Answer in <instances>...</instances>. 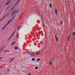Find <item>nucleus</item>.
<instances>
[{
	"label": "nucleus",
	"mask_w": 75,
	"mask_h": 75,
	"mask_svg": "<svg viewBox=\"0 0 75 75\" xmlns=\"http://www.w3.org/2000/svg\"><path fill=\"white\" fill-rule=\"evenodd\" d=\"M10 71V70H8L7 71V72H8V71Z\"/></svg>",
	"instance_id": "nucleus-40"
},
{
	"label": "nucleus",
	"mask_w": 75,
	"mask_h": 75,
	"mask_svg": "<svg viewBox=\"0 0 75 75\" xmlns=\"http://www.w3.org/2000/svg\"><path fill=\"white\" fill-rule=\"evenodd\" d=\"M16 30H15V31L13 32V33L14 34V33H15V32H16Z\"/></svg>",
	"instance_id": "nucleus-29"
},
{
	"label": "nucleus",
	"mask_w": 75,
	"mask_h": 75,
	"mask_svg": "<svg viewBox=\"0 0 75 75\" xmlns=\"http://www.w3.org/2000/svg\"><path fill=\"white\" fill-rule=\"evenodd\" d=\"M19 1H20V0H19Z\"/></svg>",
	"instance_id": "nucleus-48"
},
{
	"label": "nucleus",
	"mask_w": 75,
	"mask_h": 75,
	"mask_svg": "<svg viewBox=\"0 0 75 75\" xmlns=\"http://www.w3.org/2000/svg\"><path fill=\"white\" fill-rule=\"evenodd\" d=\"M13 10V8H12V9L11 10V11L12 10Z\"/></svg>",
	"instance_id": "nucleus-35"
},
{
	"label": "nucleus",
	"mask_w": 75,
	"mask_h": 75,
	"mask_svg": "<svg viewBox=\"0 0 75 75\" xmlns=\"http://www.w3.org/2000/svg\"><path fill=\"white\" fill-rule=\"evenodd\" d=\"M20 19H21L19 18V20H20Z\"/></svg>",
	"instance_id": "nucleus-43"
},
{
	"label": "nucleus",
	"mask_w": 75,
	"mask_h": 75,
	"mask_svg": "<svg viewBox=\"0 0 75 75\" xmlns=\"http://www.w3.org/2000/svg\"><path fill=\"white\" fill-rule=\"evenodd\" d=\"M15 59L14 58H13V59H11L10 61H9L10 62H11L12 61H13Z\"/></svg>",
	"instance_id": "nucleus-7"
},
{
	"label": "nucleus",
	"mask_w": 75,
	"mask_h": 75,
	"mask_svg": "<svg viewBox=\"0 0 75 75\" xmlns=\"http://www.w3.org/2000/svg\"><path fill=\"white\" fill-rule=\"evenodd\" d=\"M27 53H31V52H27Z\"/></svg>",
	"instance_id": "nucleus-36"
},
{
	"label": "nucleus",
	"mask_w": 75,
	"mask_h": 75,
	"mask_svg": "<svg viewBox=\"0 0 75 75\" xmlns=\"http://www.w3.org/2000/svg\"><path fill=\"white\" fill-rule=\"evenodd\" d=\"M40 61V59H37V61Z\"/></svg>",
	"instance_id": "nucleus-22"
},
{
	"label": "nucleus",
	"mask_w": 75,
	"mask_h": 75,
	"mask_svg": "<svg viewBox=\"0 0 75 75\" xmlns=\"http://www.w3.org/2000/svg\"><path fill=\"white\" fill-rule=\"evenodd\" d=\"M32 61H34L35 60V58H34L32 59Z\"/></svg>",
	"instance_id": "nucleus-26"
},
{
	"label": "nucleus",
	"mask_w": 75,
	"mask_h": 75,
	"mask_svg": "<svg viewBox=\"0 0 75 75\" xmlns=\"http://www.w3.org/2000/svg\"><path fill=\"white\" fill-rule=\"evenodd\" d=\"M14 1H16V0H14Z\"/></svg>",
	"instance_id": "nucleus-47"
},
{
	"label": "nucleus",
	"mask_w": 75,
	"mask_h": 75,
	"mask_svg": "<svg viewBox=\"0 0 75 75\" xmlns=\"http://www.w3.org/2000/svg\"><path fill=\"white\" fill-rule=\"evenodd\" d=\"M16 43V42H13L12 43H11V45H14V44Z\"/></svg>",
	"instance_id": "nucleus-9"
},
{
	"label": "nucleus",
	"mask_w": 75,
	"mask_h": 75,
	"mask_svg": "<svg viewBox=\"0 0 75 75\" xmlns=\"http://www.w3.org/2000/svg\"><path fill=\"white\" fill-rule=\"evenodd\" d=\"M0 14H1V13H0Z\"/></svg>",
	"instance_id": "nucleus-51"
},
{
	"label": "nucleus",
	"mask_w": 75,
	"mask_h": 75,
	"mask_svg": "<svg viewBox=\"0 0 75 75\" xmlns=\"http://www.w3.org/2000/svg\"><path fill=\"white\" fill-rule=\"evenodd\" d=\"M1 58H3V57L1 58V57H0V59H1Z\"/></svg>",
	"instance_id": "nucleus-39"
},
{
	"label": "nucleus",
	"mask_w": 75,
	"mask_h": 75,
	"mask_svg": "<svg viewBox=\"0 0 75 75\" xmlns=\"http://www.w3.org/2000/svg\"><path fill=\"white\" fill-rule=\"evenodd\" d=\"M18 2H17L16 3V4H15V7H16V6H17V4H18Z\"/></svg>",
	"instance_id": "nucleus-21"
},
{
	"label": "nucleus",
	"mask_w": 75,
	"mask_h": 75,
	"mask_svg": "<svg viewBox=\"0 0 75 75\" xmlns=\"http://www.w3.org/2000/svg\"><path fill=\"white\" fill-rule=\"evenodd\" d=\"M40 51L36 52L35 53V55H39L40 54Z\"/></svg>",
	"instance_id": "nucleus-2"
},
{
	"label": "nucleus",
	"mask_w": 75,
	"mask_h": 75,
	"mask_svg": "<svg viewBox=\"0 0 75 75\" xmlns=\"http://www.w3.org/2000/svg\"><path fill=\"white\" fill-rule=\"evenodd\" d=\"M2 21L1 20V19H0V21Z\"/></svg>",
	"instance_id": "nucleus-44"
},
{
	"label": "nucleus",
	"mask_w": 75,
	"mask_h": 75,
	"mask_svg": "<svg viewBox=\"0 0 75 75\" xmlns=\"http://www.w3.org/2000/svg\"><path fill=\"white\" fill-rule=\"evenodd\" d=\"M68 2H69V1H68Z\"/></svg>",
	"instance_id": "nucleus-53"
},
{
	"label": "nucleus",
	"mask_w": 75,
	"mask_h": 75,
	"mask_svg": "<svg viewBox=\"0 0 75 75\" xmlns=\"http://www.w3.org/2000/svg\"><path fill=\"white\" fill-rule=\"evenodd\" d=\"M8 8V6L7 8L5 9V10H7V9Z\"/></svg>",
	"instance_id": "nucleus-30"
},
{
	"label": "nucleus",
	"mask_w": 75,
	"mask_h": 75,
	"mask_svg": "<svg viewBox=\"0 0 75 75\" xmlns=\"http://www.w3.org/2000/svg\"><path fill=\"white\" fill-rule=\"evenodd\" d=\"M22 15H21V17L22 16Z\"/></svg>",
	"instance_id": "nucleus-45"
},
{
	"label": "nucleus",
	"mask_w": 75,
	"mask_h": 75,
	"mask_svg": "<svg viewBox=\"0 0 75 75\" xmlns=\"http://www.w3.org/2000/svg\"><path fill=\"white\" fill-rule=\"evenodd\" d=\"M72 35H73V36H75V32H74L73 33V34H72Z\"/></svg>",
	"instance_id": "nucleus-16"
},
{
	"label": "nucleus",
	"mask_w": 75,
	"mask_h": 75,
	"mask_svg": "<svg viewBox=\"0 0 75 75\" xmlns=\"http://www.w3.org/2000/svg\"><path fill=\"white\" fill-rule=\"evenodd\" d=\"M54 36L56 38V42H58V38H57V37L55 36Z\"/></svg>",
	"instance_id": "nucleus-8"
},
{
	"label": "nucleus",
	"mask_w": 75,
	"mask_h": 75,
	"mask_svg": "<svg viewBox=\"0 0 75 75\" xmlns=\"http://www.w3.org/2000/svg\"><path fill=\"white\" fill-rule=\"evenodd\" d=\"M16 10H14L11 13V14H12L13 13L15 14V13H16Z\"/></svg>",
	"instance_id": "nucleus-10"
},
{
	"label": "nucleus",
	"mask_w": 75,
	"mask_h": 75,
	"mask_svg": "<svg viewBox=\"0 0 75 75\" xmlns=\"http://www.w3.org/2000/svg\"><path fill=\"white\" fill-rule=\"evenodd\" d=\"M17 38H18V37H19V35L18 33H17L16 34Z\"/></svg>",
	"instance_id": "nucleus-14"
},
{
	"label": "nucleus",
	"mask_w": 75,
	"mask_h": 75,
	"mask_svg": "<svg viewBox=\"0 0 75 75\" xmlns=\"http://www.w3.org/2000/svg\"><path fill=\"white\" fill-rule=\"evenodd\" d=\"M18 3H19V2H20V1L18 0Z\"/></svg>",
	"instance_id": "nucleus-41"
},
{
	"label": "nucleus",
	"mask_w": 75,
	"mask_h": 75,
	"mask_svg": "<svg viewBox=\"0 0 75 75\" xmlns=\"http://www.w3.org/2000/svg\"><path fill=\"white\" fill-rule=\"evenodd\" d=\"M69 36L68 37V39H67V40L68 41H69Z\"/></svg>",
	"instance_id": "nucleus-27"
},
{
	"label": "nucleus",
	"mask_w": 75,
	"mask_h": 75,
	"mask_svg": "<svg viewBox=\"0 0 75 75\" xmlns=\"http://www.w3.org/2000/svg\"><path fill=\"white\" fill-rule=\"evenodd\" d=\"M4 52H7L8 51V52H10V51L7 50H4Z\"/></svg>",
	"instance_id": "nucleus-18"
},
{
	"label": "nucleus",
	"mask_w": 75,
	"mask_h": 75,
	"mask_svg": "<svg viewBox=\"0 0 75 75\" xmlns=\"http://www.w3.org/2000/svg\"><path fill=\"white\" fill-rule=\"evenodd\" d=\"M8 0H7V1H8Z\"/></svg>",
	"instance_id": "nucleus-46"
},
{
	"label": "nucleus",
	"mask_w": 75,
	"mask_h": 75,
	"mask_svg": "<svg viewBox=\"0 0 75 75\" xmlns=\"http://www.w3.org/2000/svg\"><path fill=\"white\" fill-rule=\"evenodd\" d=\"M43 26L44 28V23L43 24Z\"/></svg>",
	"instance_id": "nucleus-32"
},
{
	"label": "nucleus",
	"mask_w": 75,
	"mask_h": 75,
	"mask_svg": "<svg viewBox=\"0 0 75 75\" xmlns=\"http://www.w3.org/2000/svg\"><path fill=\"white\" fill-rule=\"evenodd\" d=\"M0 75H1V74H0Z\"/></svg>",
	"instance_id": "nucleus-52"
},
{
	"label": "nucleus",
	"mask_w": 75,
	"mask_h": 75,
	"mask_svg": "<svg viewBox=\"0 0 75 75\" xmlns=\"http://www.w3.org/2000/svg\"><path fill=\"white\" fill-rule=\"evenodd\" d=\"M19 1H20V0H19Z\"/></svg>",
	"instance_id": "nucleus-49"
},
{
	"label": "nucleus",
	"mask_w": 75,
	"mask_h": 75,
	"mask_svg": "<svg viewBox=\"0 0 75 75\" xmlns=\"http://www.w3.org/2000/svg\"><path fill=\"white\" fill-rule=\"evenodd\" d=\"M9 14H10V13H8L5 16V17H7V16L8 15H9Z\"/></svg>",
	"instance_id": "nucleus-15"
},
{
	"label": "nucleus",
	"mask_w": 75,
	"mask_h": 75,
	"mask_svg": "<svg viewBox=\"0 0 75 75\" xmlns=\"http://www.w3.org/2000/svg\"><path fill=\"white\" fill-rule=\"evenodd\" d=\"M1 7V6H0V7Z\"/></svg>",
	"instance_id": "nucleus-50"
},
{
	"label": "nucleus",
	"mask_w": 75,
	"mask_h": 75,
	"mask_svg": "<svg viewBox=\"0 0 75 75\" xmlns=\"http://www.w3.org/2000/svg\"><path fill=\"white\" fill-rule=\"evenodd\" d=\"M16 16H14L12 18V19L9 20L8 22V23L9 24H10V22H11V21H13V20H14V19L15 18H16Z\"/></svg>",
	"instance_id": "nucleus-1"
},
{
	"label": "nucleus",
	"mask_w": 75,
	"mask_h": 75,
	"mask_svg": "<svg viewBox=\"0 0 75 75\" xmlns=\"http://www.w3.org/2000/svg\"><path fill=\"white\" fill-rule=\"evenodd\" d=\"M38 68V67H35V68L36 69H37Z\"/></svg>",
	"instance_id": "nucleus-24"
},
{
	"label": "nucleus",
	"mask_w": 75,
	"mask_h": 75,
	"mask_svg": "<svg viewBox=\"0 0 75 75\" xmlns=\"http://www.w3.org/2000/svg\"><path fill=\"white\" fill-rule=\"evenodd\" d=\"M11 1L9 0L8 2L5 4V6H6V5H7V4H8L10 3Z\"/></svg>",
	"instance_id": "nucleus-11"
},
{
	"label": "nucleus",
	"mask_w": 75,
	"mask_h": 75,
	"mask_svg": "<svg viewBox=\"0 0 75 75\" xmlns=\"http://www.w3.org/2000/svg\"><path fill=\"white\" fill-rule=\"evenodd\" d=\"M49 64H50V65H52V62H49Z\"/></svg>",
	"instance_id": "nucleus-19"
},
{
	"label": "nucleus",
	"mask_w": 75,
	"mask_h": 75,
	"mask_svg": "<svg viewBox=\"0 0 75 75\" xmlns=\"http://www.w3.org/2000/svg\"><path fill=\"white\" fill-rule=\"evenodd\" d=\"M21 16H20V18H20L21 19Z\"/></svg>",
	"instance_id": "nucleus-37"
},
{
	"label": "nucleus",
	"mask_w": 75,
	"mask_h": 75,
	"mask_svg": "<svg viewBox=\"0 0 75 75\" xmlns=\"http://www.w3.org/2000/svg\"><path fill=\"white\" fill-rule=\"evenodd\" d=\"M2 66H1V68H2Z\"/></svg>",
	"instance_id": "nucleus-42"
},
{
	"label": "nucleus",
	"mask_w": 75,
	"mask_h": 75,
	"mask_svg": "<svg viewBox=\"0 0 75 75\" xmlns=\"http://www.w3.org/2000/svg\"><path fill=\"white\" fill-rule=\"evenodd\" d=\"M5 17H6V16H4V17H3L1 19V20L2 21V20H3V19H4V18H5Z\"/></svg>",
	"instance_id": "nucleus-13"
},
{
	"label": "nucleus",
	"mask_w": 75,
	"mask_h": 75,
	"mask_svg": "<svg viewBox=\"0 0 75 75\" xmlns=\"http://www.w3.org/2000/svg\"><path fill=\"white\" fill-rule=\"evenodd\" d=\"M40 18H41V19H42V16L40 17Z\"/></svg>",
	"instance_id": "nucleus-33"
},
{
	"label": "nucleus",
	"mask_w": 75,
	"mask_h": 75,
	"mask_svg": "<svg viewBox=\"0 0 75 75\" xmlns=\"http://www.w3.org/2000/svg\"><path fill=\"white\" fill-rule=\"evenodd\" d=\"M60 24H62V22H60Z\"/></svg>",
	"instance_id": "nucleus-38"
},
{
	"label": "nucleus",
	"mask_w": 75,
	"mask_h": 75,
	"mask_svg": "<svg viewBox=\"0 0 75 75\" xmlns=\"http://www.w3.org/2000/svg\"><path fill=\"white\" fill-rule=\"evenodd\" d=\"M31 72H30L29 74H28V75H31Z\"/></svg>",
	"instance_id": "nucleus-31"
},
{
	"label": "nucleus",
	"mask_w": 75,
	"mask_h": 75,
	"mask_svg": "<svg viewBox=\"0 0 75 75\" xmlns=\"http://www.w3.org/2000/svg\"><path fill=\"white\" fill-rule=\"evenodd\" d=\"M14 49L16 50L18 49V47H15Z\"/></svg>",
	"instance_id": "nucleus-17"
},
{
	"label": "nucleus",
	"mask_w": 75,
	"mask_h": 75,
	"mask_svg": "<svg viewBox=\"0 0 75 75\" xmlns=\"http://www.w3.org/2000/svg\"><path fill=\"white\" fill-rule=\"evenodd\" d=\"M55 13L56 14H57V9H55Z\"/></svg>",
	"instance_id": "nucleus-20"
},
{
	"label": "nucleus",
	"mask_w": 75,
	"mask_h": 75,
	"mask_svg": "<svg viewBox=\"0 0 75 75\" xmlns=\"http://www.w3.org/2000/svg\"><path fill=\"white\" fill-rule=\"evenodd\" d=\"M21 27H22V26H20L17 28V29L18 30H20V28H21Z\"/></svg>",
	"instance_id": "nucleus-12"
},
{
	"label": "nucleus",
	"mask_w": 75,
	"mask_h": 75,
	"mask_svg": "<svg viewBox=\"0 0 75 75\" xmlns=\"http://www.w3.org/2000/svg\"><path fill=\"white\" fill-rule=\"evenodd\" d=\"M4 47H2L0 49V52H1L2 51H3V50L4 49Z\"/></svg>",
	"instance_id": "nucleus-6"
},
{
	"label": "nucleus",
	"mask_w": 75,
	"mask_h": 75,
	"mask_svg": "<svg viewBox=\"0 0 75 75\" xmlns=\"http://www.w3.org/2000/svg\"><path fill=\"white\" fill-rule=\"evenodd\" d=\"M18 10H17V11H16V13H15L16 14H17V13H18Z\"/></svg>",
	"instance_id": "nucleus-28"
},
{
	"label": "nucleus",
	"mask_w": 75,
	"mask_h": 75,
	"mask_svg": "<svg viewBox=\"0 0 75 75\" xmlns=\"http://www.w3.org/2000/svg\"><path fill=\"white\" fill-rule=\"evenodd\" d=\"M14 8H15V6L13 7L12 8H13V9H14Z\"/></svg>",
	"instance_id": "nucleus-34"
},
{
	"label": "nucleus",
	"mask_w": 75,
	"mask_h": 75,
	"mask_svg": "<svg viewBox=\"0 0 75 75\" xmlns=\"http://www.w3.org/2000/svg\"><path fill=\"white\" fill-rule=\"evenodd\" d=\"M8 24L9 23H7L2 29V30H3L4 29V28H5L6 27V26H7V25H8Z\"/></svg>",
	"instance_id": "nucleus-4"
},
{
	"label": "nucleus",
	"mask_w": 75,
	"mask_h": 75,
	"mask_svg": "<svg viewBox=\"0 0 75 75\" xmlns=\"http://www.w3.org/2000/svg\"><path fill=\"white\" fill-rule=\"evenodd\" d=\"M14 13H13V14L11 16V17H13V16H14Z\"/></svg>",
	"instance_id": "nucleus-25"
},
{
	"label": "nucleus",
	"mask_w": 75,
	"mask_h": 75,
	"mask_svg": "<svg viewBox=\"0 0 75 75\" xmlns=\"http://www.w3.org/2000/svg\"><path fill=\"white\" fill-rule=\"evenodd\" d=\"M50 8H51L52 7V4H50Z\"/></svg>",
	"instance_id": "nucleus-23"
},
{
	"label": "nucleus",
	"mask_w": 75,
	"mask_h": 75,
	"mask_svg": "<svg viewBox=\"0 0 75 75\" xmlns=\"http://www.w3.org/2000/svg\"><path fill=\"white\" fill-rule=\"evenodd\" d=\"M30 56L31 57H34L35 56V54L34 53H33L30 54Z\"/></svg>",
	"instance_id": "nucleus-5"
},
{
	"label": "nucleus",
	"mask_w": 75,
	"mask_h": 75,
	"mask_svg": "<svg viewBox=\"0 0 75 75\" xmlns=\"http://www.w3.org/2000/svg\"><path fill=\"white\" fill-rule=\"evenodd\" d=\"M14 34L13 33L12 34H11V36L8 38V40H10V39H11V37H13V35H14Z\"/></svg>",
	"instance_id": "nucleus-3"
}]
</instances>
